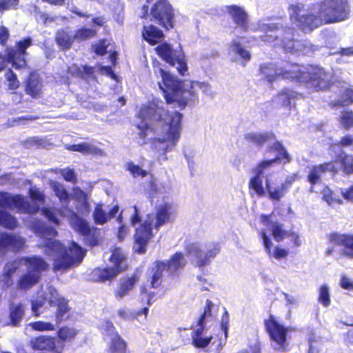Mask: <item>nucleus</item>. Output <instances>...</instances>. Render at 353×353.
<instances>
[{"mask_svg": "<svg viewBox=\"0 0 353 353\" xmlns=\"http://www.w3.org/2000/svg\"><path fill=\"white\" fill-rule=\"evenodd\" d=\"M50 185L54 195L59 199L61 203L65 204L69 203L70 194L62 183L56 181H51Z\"/></svg>", "mask_w": 353, "mask_h": 353, "instance_id": "obj_42", "label": "nucleus"}, {"mask_svg": "<svg viewBox=\"0 0 353 353\" xmlns=\"http://www.w3.org/2000/svg\"><path fill=\"white\" fill-rule=\"evenodd\" d=\"M59 173L65 181L72 184H75L77 182V176L74 169L65 168L61 169Z\"/></svg>", "mask_w": 353, "mask_h": 353, "instance_id": "obj_57", "label": "nucleus"}, {"mask_svg": "<svg viewBox=\"0 0 353 353\" xmlns=\"http://www.w3.org/2000/svg\"><path fill=\"white\" fill-rule=\"evenodd\" d=\"M32 45V39L29 37L15 43V48L10 47L5 50V61L12 65L16 70L24 69L27 66L26 56L27 49Z\"/></svg>", "mask_w": 353, "mask_h": 353, "instance_id": "obj_13", "label": "nucleus"}, {"mask_svg": "<svg viewBox=\"0 0 353 353\" xmlns=\"http://www.w3.org/2000/svg\"><path fill=\"white\" fill-rule=\"evenodd\" d=\"M164 271L163 263L156 261L154 263V267L151 269V275L148 279L150 288L159 289L162 287Z\"/></svg>", "mask_w": 353, "mask_h": 353, "instance_id": "obj_33", "label": "nucleus"}, {"mask_svg": "<svg viewBox=\"0 0 353 353\" xmlns=\"http://www.w3.org/2000/svg\"><path fill=\"white\" fill-rule=\"evenodd\" d=\"M92 217L94 223L98 225H103L108 221V216L103 209V204H96L93 211Z\"/></svg>", "mask_w": 353, "mask_h": 353, "instance_id": "obj_50", "label": "nucleus"}, {"mask_svg": "<svg viewBox=\"0 0 353 353\" xmlns=\"http://www.w3.org/2000/svg\"><path fill=\"white\" fill-rule=\"evenodd\" d=\"M322 199L329 205L342 203V200L339 198H337L335 193L328 188H325L323 189Z\"/></svg>", "mask_w": 353, "mask_h": 353, "instance_id": "obj_54", "label": "nucleus"}, {"mask_svg": "<svg viewBox=\"0 0 353 353\" xmlns=\"http://www.w3.org/2000/svg\"><path fill=\"white\" fill-rule=\"evenodd\" d=\"M338 121L341 128L348 130L353 128V111L351 110H344L341 112L338 118Z\"/></svg>", "mask_w": 353, "mask_h": 353, "instance_id": "obj_48", "label": "nucleus"}, {"mask_svg": "<svg viewBox=\"0 0 353 353\" xmlns=\"http://www.w3.org/2000/svg\"><path fill=\"white\" fill-rule=\"evenodd\" d=\"M243 138L248 144L262 148L265 144L275 140L276 135L272 131L250 132L245 133Z\"/></svg>", "mask_w": 353, "mask_h": 353, "instance_id": "obj_24", "label": "nucleus"}, {"mask_svg": "<svg viewBox=\"0 0 353 353\" xmlns=\"http://www.w3.org/2000/svg\"><path fill=\"white\" fill-rule=\"evenodd\" d=\"M72 190L75 200L77 201H82L85 205L88 206V194L78 186L74 187Z\"/></svg>", "mask_w": 353, "mask_h": 353, "instance_id": "obj_61", "label": "nucleus"}, {"mask_svg": "<svg viewBox=\"0 0 353 353\" xmlns=\"http://www.w3.org/2000/svg\"><path fill=\"white\" fill-rule=\"evenodd\" d=\"M140 293L141 296H145L148 306L144 307L143 308L133 312V314H132V319H136L138 316H140L141 314H144L145 317L146 318L149 311L148 306L151 305L153 302L154 293L149 291L145 286L141 287Z\"/></svg>", "mask_w": 353, "mask_h": 353, "instance_id": "obj_43", "label": "nucleus"}, {"mask_svg": "<svg viewBox=\"0 0 353 353\" xmlns=\"http://www.w3.org/2000/svg\"><path fill=\"white\" fill-rule=\"evenodd\" d=\"M277 95L280 98L282 105L290 109L294 105L296 100L303 97L301 94L289 88H283L278 92Z\"/></svg>", "mask_w": 353, "mask_h": 353, "instance_id": "obj_37", "label": "nucleus"}, {"mask_svg": "<svg viewBox=\"0 0 353 353\" xmlns=\"http://www.w3.org/2000/svg\"><path fill=\"white\" fill-rule=\"evenodd\" d=\"M32 328L36 331H53L54 326L50 322L34 321L30 323Z\"/></svg>", "mask_w": 353, "mask_h": 353, "instance_id": "obj_59", "label": "nucleus"}, {"mask_svg": "<svg viewBox=\"0 0 353 353\" xmlns=\"http://www.w3.org/2000/svg\"><path fill=\"white\" fill-rule=\"evenodd\" d=\"M226 10L237 27L245 32L248 30V14L243 8L237 5H230L226 6Z\"/></svg>", "mask_w": 353, "mask_h": 353, "instance_id": "obj_25", "label": "nucleus"}, {"mask_svg": "<svg viewBox=\"0 0 353 353\" xmlns=\"http://www.w3.org/2000/svg\"><path fill=\"white\" fill-rule=\"evenodd\" d=\"M24 305L21 303H11L9 307V319L8 325L17 327L20 325L21 321L24 316Z\"/></svg>", "mask_w": 353, "mask_h": 353, "instance_id": "obj_38", "label": "nucleus"}, {"mask_svg": "<svg viewBox=\"0 0 353 353\" xmlns=\"http://www.w3.org/2000/svg\"><path fill=\"white\" fill-rule=\"evenodd\" d=\"M204 95L211 93L209 83L197 81H190L188 86L183 84L181 94L178 99L177 105L180 110H183L188 103H194L199 99V92Z\"/></svg>", "mask_w": 353, "mask_h": 353, "instance_id": "obj_14", "label": "nucleus"}, {"mask_svg": "<svg viewBox=\"0 0 353 353\" xmlns=\"http://www.w3.org/2000/svg\"><path fill=\"white\" fill-rule=\"evenodd\" d=\"M353 104V88H344L339 96V99L331 101L329 106L332 108H338L340 107L348 106Z\"/></svg>", "mask_w": 353, "mask_h": 353, "instance_id": "obj_35", "label": "nucleus"}, {"mask_svg": "<svg viewBox=\"0 0 353 353\" xmlns=\"http://www.w3.org/2000/svg\"><path fill=\"white\" fill-rule=\"evenodd\" d=\"M42 214L48 219V221L55 225H59L60 220L57 217L54 210L49 207H43L41 208Z\"/></svg>", "mask_w": 353, "mask_h": 353, "instance_id": "obj_58", "label": "nucleus"}, {"mask_svg": "<svg viewBox=\"0 0 353 353\" xmlns=\"http://www.w3.org/2000/svg\"><path fill=\"white\" fill-rule=\"evenodd\" d=\"M259 236L264 246L265 251L268 256L270 258H274L276 260L286 259L289 254V251L281 246L276 245L272 249V241L267 234L265 230L259 232Z\"/></svg>", "mask_w": 353, "mask_h": 353, "instance_id": "obj_23", "label": "nucleus"}, {"mask_svg": "<svg viewBox=\"0 0 353 353\" xmlns=\"http://www.w3.org/2000/svg\"><path fill=\"white\" fill-rule=\"evenodd\" d=\"M29 196L32 200L43 203L46 200L45 194L39 188H30Z\"/></svg>", "mask_w": 353, "mask_h": 353, "instance_id": "obj_62", "label": "nucleus"}, {"mask_svg": "<svg viewBox=\"0 0 353 353\" xmlns=\"http://www.w3.org/2000/svg\"><path fill=\"white\" fill-rule=\"evenodd\" d=\"M260 221L264 225L270 227L272 235L276 242L279 243L284 239L290 237L293 247H299L301 245L299 234L296 232L284 230L283 225L278 221L272 222V214H261Z\"/></svg>", "mask_w": 353, "mask_h": 353, "instance_id": "obj_17", "label": "nucleus"}, {"mask_svg": "<svg viewBox=\"0 0 353 353\" xmlns=\"http://www.w3.org/2000/svg\"><path fill=\"white\" fill-rule=\"evenodd\" d=\"M154 50L159 57L170 65H177L176 70L181 75H184L188 71V65L182 50L174 49L172 45L166 41L157 46Z\"/></svg>", "mask_w": 353, "mask_h": 353, "instance_id": "obj_10", "label": "nucleus"}, {"mask_svg": "<svg viewBox=\"0 0 353 353\" xmlns=\"http://www.w3.org/2000/svg\"><path fill=\"white\" fill-rule=\"evenodd\" d=\"M152 67L156 77L161 79L160 81H158V85L166 104L170 105L174 103L177 104L182 92L184 81L165 71L157 60L152 62Z\"/></svg>", "mask_w": 353, "mask_h": 353, "instance_id": "obj_4", "label": "nucleus"}, {"mask_svg": "<svg viewBox=\"0 0 353 353\" xmlns=\"http://www.w3.org/2000/svg\"><path fill=\"white\" fill-rule=\"evenodd\" d=\"M41 83L34 72H32L26 81L25 91L33 99H37L41 94Z\"/></svg>", "mask_w": 353, "mask_h": 353, "instance_id": "obj_34", "label": "nucleus"}, {"mask_svg": "<svg viewBox=\"0 0 353 353\" xmlns=\"http://www.w3.org/2000/svg\"><path fill=\"white\" fill-rule=\"evenodd\" d=\"M303 8L304 6L300 3L292 4L289 6V10H292L290 18L294 21L296 26L301 31L312 32L326 24L320 10V7L317 6V2L312 5L311 11L301 14Z\"/></svg>", "mask_w": 353, "mask_h": 353, "instance_id": "obj_6", "label": "nucleus"}, {"mask_svg": "<svg viewBox=\"0 0 353 353\" xmlns=\"http://www.w3.org/2000/svg\"><path fill=\"white\" fill-rule=\"evenodd\" d=\"M263 34L261 36V39L265 42H273L280 39L282 43H285V39L280 37L283 33H288L293 36L294 30L291 28L283 27L282 25L279 23H272L265 25L263 27Z\"/></svg>", "mask_w": 353, "mask_h": 353, "instance_id": "obj_21", "label": "nucleus"}, {"mask_svg": "<svg viewBox=\"0 0 353 353\" xmlns=\"http://www.w3.org/2000/svg\"><path fill=\"white\" fill-rule=\"evenodd\" d=\"M112 267L95 268L90 273V279L97 283H105L111 281L117 275L128 269L126 262V256L119 248H114L109 258Z\"/></svg>", "mask_w": 353, "mask_h": 353, "instance_id": "obj_7", "label": "nucleus"}, {"mask_svg": "<svg viewBox=\"0 0 353 353\" xmlns=\"http://www.w3.org/2000/svg\"><path fill=\"white\" fill-rule=\"evenodd\" d=\"M19 266L17 261H8L6 263L4 271L0 275V287L3 290H7L14 285V274Z\"/></svg>", "mask_w": 353, "mask_h": 353, "instance_id": "obj_31", "label": "nucleus"}, {"mask_svg": "<svg viewBox=\"0 0 353 353\" xmlns=\"http://www.w3.org/2000/svg\"><path fill=\"white\" fill-rule=\"evenodd\" d=\"M39 247L46 249V254L50 253L57 254L53 262L54 272L65 270L73 265H79L85 256L83 249L74 242L66 248L60 241L52 238L45 237Z\"/></svg>", "mask_w": 353, "mask_h": 353, "instance_id": "obj_2", "label": "nucleus"}, {"mask_svg": "<svg viewBox=\"0 0 353 353\" xmlns=\"http://www.w3.org/2000/svg\"><path fill=\"white\" fill-rule=\"evenodd\" d=\"M125 168L130 172L134 178H144L148 172L143 170L139 165H135L132 161H129L125 164Z\"/></svg>", "mask_w": 353, "mask_h": 353, "instance_id": "obj_53", "label": "nucleus"}, {"mask_svg": "<svg viewBox=\"0 0 353 353\" xmlns=\"http://www.w3.org/2000/svg\"><path fill=\"white\" fill-rule=\"evenodd\" d=\"M163 263V268L170 275L176 274L179 270L183 268L186 264L183 254L181 252H176L172 254L167 261H159Z\"/></svg>", "mask_w": 353, "mask_h": 353, "instance_id": "obj_28", "label": "nucleus"}, {"mask_svg": "<svg viewBox=\"0 0 353 353\" xmlns=\"http://www.w3.org/2000/svg\"><path fill=\"white\" fill-rule=\"evenodd\" d=\"M0 208H16L20 212L35 214L39 210V207L26 201L20 194L10 195L6 192H0ZM17 225L16 218L8 212L0 210V226L12 230Z\"/></svg>", "mask_w": 353, "mask_h": 353, "instance_id": "obj_3", "label": "nucleus"}, {"mask_svg": "<svg viewBox=\"0 0 353 353\" xmlns=\"http://www.w3.org/2000/svg\"><path fill=\"white\" fill-rule=\"evenodd\" d=\"M25 245V239L19 235L0 232V254H6L8 251L17 253L24 248Z\"/></svg>", "mask_w": 353, "mask_h": 353, "instance_id": "obj_20", "label": "nucleus"}, {"mask_svg": "<svg viewBox=\"0 0 353 353\" xmlns=\"http://www.w3.org/2000/svg\"><path fill=\"white\" fill-rule=\"evenodd\" d=\"M296 77L293 79L303 83L312 91H323L330 88L332 82L328 72L320 68H313L310 71H295Z\"/></svg>", "mask_w": 353, "mask_h": 353, "instance_id": "obj_9", "label": "nucleus"}, {"mask_svg": "<svg viewBox=\"0 0 353 353\" xmlns=\"http://www.w3.org/2000/svg\"><path fill=\"white\" fill-rule=\"evenodd\" d=\"M79 330L70 326L63 325L58 329L56 336L63 343H72L77 339Z\"/></svg>", "mask_w": 353, "mask_h": 353, "instance_id": "obj_36", "label": "nucleus"}, {"mask_svg": "<svg viewBox=\"0 0 353 353\" xmlns=\"http://www.w3.org/2000/svg\"><path fill=\"white\" fill-rule=\"evenodd\" d=\"M26 268V272L20 276L17 282V288L28 290L40 280L43 272L48 269L49 265L41 256L32 255L23 256L20 259Z\"/></svg>", "mask_w": 353, "mask_h": 353, "instance_id": "obj_5", "label": "nucleus"}, {"mask_svg": "<svg viewBox=\"0 0 353 353\" xmlns=\"http://www.w3.org/2000/svg\"><path fill=\"white\" fill-rule=\"evenodd\" d=\"M66 149L72 152H79L84 154H97L98 149L91 144L81 143L66 146Z\"/></svg>", "mask_w": 353, "mask_h": 353, "instance_id": "obj_47", "label": "nucleus"}, {"mask_svg": "<svg viewBox=\"0 0 353 353\" xmlns=\"http://www.w3.org/2000/svg\"><path fill=\"white\" fill-rule=\"evenodd\" d=\"M265 189L268 194L269 199L272 201H279L288 192L281 184L279 187L272 188L269 180L265 181Z\"/></svg>", "mask_w": 353, "mask_h": 353, "instance_id": "obj_45", "label": "nucleus"}, {"mask_svg": "<svg viewBox=\"0 0 353 353\" xmlns=\"http://www.w3.org/2000/svg\"><path fill=\"white\" fill-rule=\"evenodd\" d=\"M263 324L270 339L280 347H283L287 341L288 328L280 323L273 314H270Z\"/></svg>", "mask_w": 353, "mask_h": 353, "instance_id": "obj_18", "label": "nucleus"}, {"mask_svg": "<svg viewBox=\"0 0 353 353\" xmlns=\"http://www.w3.org/2000/svg\"><path fill=\"white\" fill-rule=\"evenodd\" d=\"M323 173L331 172L333 175H336L339 172V168L336 165V161H330L320 163Z\"/></svg>", "mask_w": 353, "mask_h": 353, "instance_id": "obj_60", "label": "nucleus"}, {"mask_svg": "<svg viewBox=\"0 0 353 353\" xmlns=\"http://www.w3.org/2000/svg\"><path fill=\"white\" fill-rule=\"evenodd\" d=\"M318 301L324 307H327L330 304V298L329 288L326 285H322L319 290Z\"/></svg>", "mask_w": 353, "mask_h": 353, "instance_id": "obj_55", "label": "nucleus"}, {"mask_svg": "<svg viewBox=\"0 0 353 353\" xmlns=\"http://www.w3.org/2000/svg\"><path fill=\"white\" fill-rule=\"evenodd\" d=\"M172 213V205L168 202L155 208L154 229L156 232L159 231L161 226L171 221Z\"/></svg>", "mask_w": 353, "mask_h": 353, "instance_id": "obj_26", "label": "nucleus"}, {"mask_svg": "<svg viewBox=\"0 0 353 353\" xmlns=\"http://www.w3.org/2000/svg\"><path fill=\"white\" fill-rule=\"evenodd\" d=\"M197 328L191 333L192 344L196 348L207 347L212 339V336L203 337L202 334L205 327V321L199 323V319L196 321Z\"/></svg>", "mask_w": 353, "mask_h": 353, "instance_id": "obj_30", "label": "nucleus"}, {"mask_svg": "<svg viewBox=\"0 0 353 353\" xmlns=\"http://www.w3.org/2000/svg\"><path fill=\"white\" fill-rule=\"evenodd\" d=\"M338 146L340 148L351 147L353 151V134H345L341 137L338 142Z\"/></svg>", "mask_w": 353, "mask_h": 353, "instance_id": "obj_64", "label": "nucleus"}, {"mask_svg": "<svg viewBox=\"0 0 353 353\" xmlns=\"http://www.w3.org/2000/svg\"><path fill=\"white\" fill-rule=\"evenodd\" d=\"M74 34L71 35L65 29H59L55 34L57 44L63 50H68L71 48L74 41Z\"/></svg>", "mask_w": 353, "mask_h": 353, "instance_id": "obj_40", "label": "nucleus"}, {"mask_svg": "<svg viewBox=\"0 0 353 353\" xmlns=\"http://www.w3.org/2000/svg\"><path fill=\"white\" fill-rule=\"evenodd\" d=\"M151 215L147 216V219L144 220L134 229L133 235V249L134 252L139 254H145L147 251L148 245L151 240L155 236L153 232L154 226Z\"/></svg>", "mask_w": 353, "mask_h": 353, "instance_id": "obj_11", "label": "nucleus"}, {"mask_svg": "<svg viewBox=\"0 0 353 353\" xmlns=\"http://www.w3.org/2000/svg\"><path fill=\"white\" fill-rule=\"evenodd\" d=\"M327 243L330 246L325 251L326 256H330L335 252L336 246H341V254L349 259H353V234H340L330 232L326 236Z\"/></svg>", "mask_w": 353, "mask_h": 353, "instance_id": "obj_16", "label": "nucleus"}, {"mask_svg": "<svg viewBox=\"0 0 353 353\" xmlns=\"http://www.w3.org/2000/svg\"><path fill=\"white\" fill-rule=\"evenodd\" d=\"M141 36L150 46H154L164 39L163 32L153 24L143 26Z\"/></svg>", "mask_w": 353, "mask_h": 353, "instance_id": "obj_32", "label": "nucleus"}, {"mask_svg": "<svg viewBox=\"0 0 353 353\" xmlns=\"http://www.w3.org/2000/svg\"><path fill=\"white\" fill-rule=\"evenodd\" d=\"M336 161L340 163L343 172L346 175L353 174V155L340 153L336 156Z\"/></svg>", "mask_w": 353, "mask_h": 353, "instance_id": "obj_41", "label": "nucleus"}, {"mask_svg": "<svg viewBox=\"0 0 353 353\" xmlns=\"http://www.w3.org/2000/svg\"><path fill=\"white\" fill-rule=\"evenodd\" d=\"M70 223L72 228L83 237L85 244L94 247L99 243L100 230L90 226L88 221L72 212L70 216Z\"/></svg>", "mask_w": 353, "mask_h": 353, "instance_id": "obj_12", "label": "nucleus"}, {"mask_svg": "<svg viewBox=\"0 0 353 353\" xmlns=\"http://www.w3.org/2000/svg\"><path fill=\"white\" fill-rule=\"evenodd\" d=\"M268 150L269 151H276L278 152V154L273 159L263 160L259 162L253 169V172L254 173L252 176L253 177L261 179V176L264 174V171L272 167L274 163H280L283 162L285 164L290 163L292 160L288 151L279 141H274V143L268 147Z\"/></svg>", "mask_w": 353, "mask_h": 353, "instance_id": "obj_15", "label": "nucleus"}, {"mask_svg": "<svg viewBox=\"0 0 353 353\" xmlns=\"http://www.w3.org/2000/svg\"><path fill=\"white\" fill-rule=\"evenodd\" d=\"M323 170L320 164L312 165L307 175V181L310 184L311 189L321 181V176L323 174Z\"/></svg>", "mask_w": 353, "mask_h": 353, "instance_id": "obj_44", "label": "nucleus"}, {"mask_svg": "<svg viewBox=\"0 0 353 353\" xmlns=\"http://www.w3.org/2000/svg\"><path fill=\"white\" fill-rule=\"evenodd\" d=\"M259 74L263 79L272 83L280 78L293 79L296 77L295 70L278 68L272 63H265L259 67Z\"/></svg>", "mask_w": 353, "mask_h": 353, "instance_id": "obj_19", "label": "nucleus"}, {"mask_svg": "<svg viewBox=\"0 0 353 353\" xmlns=\"http://www.w3.org/2000/svg\"><path fill=\"white\" fill-rule=\"evenodd\" d=\"M230 47L232 52L235 54L238 55L245 63L248 62L251 59V54L250 52L245 49L240 42L236 40H232Z\"/></svg>", "mask_w": 353, "mask_h": 353, "instance_id": "obj_46", "label": "nucleus"}, {"mask_svg": "<svg viewBox=\"0 0 353 353\" xmlns=\"http://www.w3.org/2000/svg\"><path fill=\"white\" fill-rule=\"evenodd\" d=\"M51 307H56L54 316L57 323H60L67 319V314L70 312V307L68 301L63 296L54 297L49 301Z\"/></svg>", "mask_w": 353, "mask_h": 353, "instance_id": "obj_29", "label": "nucleus"}, {"mask_svg": "<svg viewBox=\"0 0 353 353\" xmlns=\"http://www.w3.org/2000/svg\"><path fill=\"white\" fill-rule=\"evenodd\" d=\"M77 74L81 78L90 77L94 74V70L92 66L84 65L82 68H77Z\"/></svg>", "mask_w": 353, "mask_h": 353, "instance_id": "obj_63", "label": "nucleus"}, {"mask_svg": "<svg viewBox=\"0 0 353 353\" xmlns=\"http://www.w3.org/2000/svg\"><path fill=\"white\" fill-rule=\"evenodd\" d=\"M183 114L179 112H170L163 106H159L154 101H150L143 105L139 111V117L151 125H160L168 126L165 137L157 139L159 143L168 142L165 149L166 152L168 146H175L179 139L181 128V119Z\"/></svg>", "mask_w": 353, "mask_h": 353, "instance_id": "obj_1", "label": "nucleus"}, {"mask_svg": "<svg viewBox=\"0 0 353 353\" xmlns=\"http://www.w3.org/2000/svg\"><path fill=\"white\" fill-rule=\"evenodd\" d=\"M221 248L218 243H213L209 245L205 251L199 248L194 249V255L196 258V266L203 268L210 263L211 259L216 256L220 252Z\"/></svg>", "mask_w": 353, "mask_h": 353, "instance_id": "obj_22", "label": "nucleus"}, {"mask_svg": "<svg viewBox=\"0 0 353 353\" xmlns=\"http://www.w3.org/2000/svg\"><path fill=\"white\" fill-rule=\"evenodd\" d=\"M317 6L326 24L343 21L349 18L350 6L348 0H321Z\"/></svg>", "mask_w": 353, "mask_h": 353, "instance_id": "obj_8", "label": "nucleus"}, {"mask_svg": "<svg viewBox=\"0 0 353 353\" xmlns=\"http://www.w3.org/2000/svg\"><path fill=\"white\" fill-rule=\"evenodd\" d=\"M139 281V275L137 273H133L129 276L123 278L114 292V296L117 299H120L128 295Z\"/></svg>", "mask_w": 353, "mask_h": 353, "instance_id": "obj_27", "label": "nucleus"}, {"mask_svg": "<svg viewBox=\"0 0 353 353\" xmlns=\"http://www.w3.org/2000/svg\"><path fill=\"white\" fill-rule=\"evenodd\" d=\"M96 34L97 32L95 30L88 28H81L75 31L74 39L78 41H85L94 37Z\"/></svg>", "mask_w": 353, "mask_h": 353, "instance_id": "obj_51", "label": "nucleus"}, {"mask_svg": "<svg viewBox=\"0 0 353 353\" xmlns=\"http://www.w3.org/2000/svg\"><path fill=\"white\" fill-rule=\"evenodd\" d=\"M108 352L109 353H130L128 350L127 342L119 333H115V336L111 339Z\"/></svg>", "mask_w": 353, "mask_h": 353, "instance_id": "obj_39", "label": "nucleus"}, {"mask_svg": "<svg viewBox=\"0 0 353 353\" xmlns=\"http://www.w3.org/2000/svg\"><path fill=\"white\" fill-rule=\"evenodd\" d=\"M5 78L8 82V89L10 90H16L20 86V82L17 79V74L11 68H8L5 73Z\"/></svg>", "mask_w": 353, "mask_h": 353, "instance_id": "obj_52", "label": "nucleus"}, {"mask_svg": "<svg viewBox=\"0 0 353 353\" xmlns=\"http://www.w3.org/2000/svg\"><path fill=\"white\" fill-rule=\"evenodd\" d=\"M321 341L319 337L312 334L308 338V350L307 353H320Z\"/></svg>", "mask_w": 353, "mask_h": 353, "instance_id": "obj_56", "label": "nucleus"}, {"mask_svg": "<svg viewBox=\"0 0 353 353\" xmlns=\"http://www.w3.org/2000/svg\"><path fill=\"white\" fill-rule=\"evenodd\" d=\"M249 189L252 190L259 197L265 195L266 189L263 185L262 179L252 176L248 183Z\"/></svg>", "mask_w": 353, "mask_h": 353, "instance_id": "obj_49", "label": "nucleus"}]
</instances>
